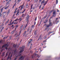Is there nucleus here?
<instances>
[{
    "mask_svg": "<svg viewBox=\"0 0 60 60\" xmlns=\"http://www.w3.org/2000/svg\"><path fill=\"white\" fill-rule=\"evenodd\" d=\"M53 15L52 17H50L51 18H52L53 17H55L56 15V11L55 10L53 11L52 13Z\"/></svg>",
    "mask_w": 60,
    "mask_h": 60,
    "instance_id": "obj_1",
    "label": "nucleus"
},
{
    "mask_svg": "<svg viewBox=\"0 0 60 60\" xmlns=\"http://www.w3.org/2000/svg\"><path fill=\"white\" fill-rule=\"evenodd\" d=\"M25 46L24 45H23L22 46H21L20 47L21 49H22L19 52V53H21V52H22L23 51H24V50L23 49L25 48Z\"/></svg>",
    "mask_w": 60,
    "mask_h": 60,
    "instance_id": "obj_2",
    "label": "nucleus"
},
{
    "mask_svg": "<svg viewBox=\"0 0 60 60\" xmlns=\"http://www.w3.org/2000/svg\"><path fill=\"white\" fill-rule=\"evenodd\" d=\"M45 0H42V1L41 2L42 4H44V6H45L46 4L47 3H48V1H45Z\"/></svg>",
    "mask_w": 60,
    "mask_h": 60,
    "instance_id": "obj_3",
    "label": "nucleus"
},
{
    "mask_svg": "<svg viewBox=\"0 0 60 60\" xmlns=\"http://www.w3.org/2000/svg\"><path fill=\"white\" fill-rule=\"evenodd\" d=\"M10 54H11V53H9V55L8 56L7 58V60H8V59H10V60H11V57H12V54H11L10 57Z\"/></svg>",
    "mask_w": 60,
    "mask_h": 60,
    "instance_id": "obj_4",
    "label": "nucleus"
},
{
    "mask_svg": "<svg viewBox=\"0 0 60 60\" xmlns=\"http://www.w3.org/2000/svg\"><path fill=\"white\" fill-rule=\"evenodd\" d=\"M25 56H24L23 57V56H22L19 58V60H23L24 59V58H25Z\"/></svg>",
    "mask_w": 60,
    "mask_h": 60,
    "instance_id": "obj_5",
    "label": "nucleus"
},
{
    "mask_svg": "<svg viewBox=\"0 0 60 60\" xmlns=\"http://www.w3.org/2000/svg\"><path fill=\"white\" fill-rule=\"evenodd\" d=\"M49 25H48L46 26V27H49L50 26H52L53 25V24H52V22H49Z\"/></svg>",
    "mask_w": 60,
    "mask_h": 60,
    "instance_id": "obj_6",
    "label": "nucleus"
},
{
    "mask_svg": "<svg viewBox=\"0 0 60 60\" xmlns=\"http://www.w3.org/2000/svg\"><path fill=\"white\" fill-rule=\"evenodd\" d=\"M7 46H8V44H5V45H3L2 47V48H3L4 47H6Z\"/></svg>",
    "mask_w": 60,
    "mask_h": 60,
    "instance_id": "obj_7",
    "label": "nucleus"
},
{
    "mask_svg": "<svg viewBox=\"0 0 60 60\" xmlns=\"http://www.w3.org/2000/svg\"><path fill=\"white\" fill-rule=\"evenodd\" d=\"M21 55V54H19V55H18L17 56H16V57L15 58L14 60H16V59H17V57H18V56H20Z\"/></svg>",
    "mask_w": 60,
    "mask_h": 60,
    "instance_id": "obj_8",
    "label": "nucleus"
},
{
    "mask_svg": "<svg viewBox=\"0 0 60 60\" xmlns=\"http://www.w3.org/2000/svg\"><path fill=\"white\" fill-rule=\"evenodd\" d=\"M24 4H23L22 5V6H21V9H20V10H22V9H23L24 8V6H23Z\"/></svg>",
    "mask_w": 60,
    "mask_h": 60,
    "instance_id": "obj_9",
    "label": "nucleus"
},
{
    "mask_svg": "<svg viewBox=\"0 0 60 60\" xmlns=\"http://www.w3.org/2000/svg\"><path fill=\"white\" fill-rule=\"evenodd\" d=\"M47 30V32H48V31H49V27H47L45 29V30Z\"/></svg>",
    "mask_w": 60,
    "mask_h": 60,
    "instance_id": "obj_10",
    "label": "nucleus"
},
{
    "mask_svg": "<svg viewBox=\"0 0 60 60\" xmlns=\"http://www.w3.org/2000/svg\"><path fill=\"white\" fill-rule=\"evenodd\" d=\"M48 21V19L47 18L46 19V20H45V22H44V23H47V21Z\"/></svg>",
    "mask_w": 60,
    "mask_h": 60,
    "instance_id": "obj_11",
    "label": "nucleus"
},
{
    "mask_svg": "<svg viewBox=\"0 0 60 60\" xmlns=\"http://www.w3.org/2000/svg\"><path fill=\"white\" fill-rule=\"evenodd\" d=\"M24 26V25H22V26L20 27L21 28L20 29V30L22 31V27L23 26Z\"/></svg>",
    "mask_w": 60,
    "mask_h": 60,
    "instance_id": "obj_12",
    "label": "nucleus"
},
{
    "mask_svg": "<svg viewBox=\"0 0 60 60\" xmlns=\"http://www.w3.org/2000/svg\"><path fill=\"white\" fill-rule=\"evenodd\" d=\"M10 10H8L7 13V15H8L9 13H10Z\"/></svg>",
    "mask_w": 60,
    "mask_h": 60,
    "instance_id": "obj_13",
    "label": "nucleus"
},
{
    "mask_svg": "<svg viewBox=\"0 0 60 60\" xmlns=\"http://www.w3.org/2000/svg\"><path fill=\"white\" fill-rule=\"evenodd\" d=\"M17 9H18V8H16L15 10V11L14 12V13L15 14L16 13V12H17L16 11L17 10Z\"/></svg>",
    "mask_w": 60,
    "mask_h": 60,
    "instance_id": "obj_14",
    "label": "nucleus"
},
{
    "mask_svg": "<svg viewBox=\"0 0 60 60\" xmlns=\"http://www.w3.org/2000/svg\"><path fill=\"white\" fill-rule=\"evenodd\" d=\"M52 33V32H49V33H48V34H47L48 35H49L50 34H51Z\"/></svg>",
    "mask_w": 60,
    "mask_h": 60,
    "instance_id": "obj_15",
    "label": "nucleus"
},
{
    "mask_svg": "<svg viewBox=\"0 0 60 60\" xmlns=\"http://www.w3.org/2000/svg\"><path fill=\"white\" fill-rule=\"evenodd\" d=\"M14 21H13L12 22V23H10V24H9L8 25V26H9L10 25H11L12 24H13V23H14Z\"/></svg>",
    "mask_w": 60,
    "mask_h": 60,
    "instance_id": "obj_16",
    "label": "nucleus"
},
{
    "mask_svg": "<svg viewBox=\"0 0 60 60\" xmlns=\"http://www.w3.org/2000/svg\"><path fill=\"white\" fill-rule=\"evenodd\" d=\"M9 19H8V21L6 22V23H5V25H6L7 23H8V22H9Z\"/></svg>",
    "mask_w": 60,
    "mask_h": 60,
    "instance_id": "obj_17",
    "label": "nucleus"
},
{
    "mask_svg": "<svg viewBox=\"0 0 60 60\" xmlns=\"http://www.w3.org/2000/svg\"><path fill=\"white\" fill-rule=\"evenodd\" d=\"M17 45H15V44H14L13 45V47L14 48H16L17 46Z\"/></svg>",
    "mask_w": 60,
    "mask_h": 60,
    "instance_id": "obj_18",
    "label": "nucleus"
},
{
    "mask_svg": "<svg viewBox=\"0 0 60 60\" xmlns=\"http://www.w3.org/2000/svg\"><path fill=\"white\" fill-rule=\"evenodd\" d=\"M14 33V30L13 31L11 32V34H13V33Z\"/></svg>",
    "mask_w": 60,
    "mask_h": 60,
    "instance_id": "obj_19",
    "label": "nucleus"
},
{
    "mask_svg": "<svg viewBox=\"0 0 60 60\" xmlns=\"http://www.w3.org/2000/svg\"><path fill=\"white\" fill-rule=\"evenodd\" d=\"M9 8V6L7 7L6 8H5V9L6 10V9H8V8Z\"/></svg>",
    "mask_w": 60,
    "mask_h": 60,
    "instance_id": "obj_20",
    "label": "nucleus"
},
{
    "mask_svg": "<svg viewBox=\"0 0 60 60\" xmlns=\"http://www.w3.org/2000/svg\"><path fill=\"white\" fill-rule=\"evenodd\" d=\"M34 55H35V54H34H34L32 56H31V57H32V58H34Z\"/></svg>",
    "mask_w": 60,
    "mask_h": 60,
    "instance_id": "obj_21",
    "label": "nucleus"
},
{
    "mask_svg": "<svg viewBox=\"0 0 60 60\" xmlns=\"http://www.w3.org/2000/svg\"><path fill=\"white\" fill-rule=\"evenodd\" d=\"M27 24L26 25V26H24V28H23V29H24V28H26V26H27Z\"/></svg>",
    "mask_w": 60,
    "mask_h": 60,
    "instance_id": "obj_22",
    "label": "nucleus"
},
{
    "mask_svg": "<svg viewBox=\"0 0 60 60\" xmlns=\"http://www.w3.org/2000/svg\"><path fill=\"white\" fill-rule=\"evenodd\" d=\"M15 4H14V6H15L16 5V3H17V2H16V0L15 1Z\"/></svg>",
    "mask_w": 60,
    "mask_h": 60,
    "instance_id": "obj_23",
    "label": "nucleus"
},
{
    "mask_svg": "<svg viewBox=\"0 0 60 60\" xmlns=\"http://www.w3.org/2000/svg\"><path fill=\"white\" fill-rule=\"evenodd\" d=\"M47 15H45V16L43 18V19H45V18H46V17H47Z\"/></svg>",
    "mask_w": 60,
    "mask_h": 60,
    "instance_id": "obj_24",
    "label": "nucleus"
},
{
    "mask_svg": "<svg viewBox=\"0 0 60 60\" xmlns=\"http://www.w3.org/2000/svg\"><path fill=\"white\" fill-rule=\"evenodd\" d=\"M53 12H54V11H53V10L50 11V13H52V12H53Z\"/></svg>",
    "mask_w": 60,
    "mask_h": 60,
    "instance_id": "obj_25",
    "label": "nucleus"
},
{
    "mask_svg": "<svg viewBox=\"0 0 60 60\" xmlns=\"http://www.w3.org/2000/svg\"><path fill=\"white\" fill-rule=\"evenodd\" d=\"M4 27H3L2 29H1V31H0V32H2V30H3V29H4Z\"/></svg>",
    "mask_w": 60,
    "mask_h": 60,
    "instance_id": "obj_26",
    "label": "nucleus"
},
{
    "mask_svg": "<svg viewBox=\"0 0 60 60\" xmlns=\"http://www.w3.org/2000/svg\"><path fill=\"white\" fill-rule=\"evenodd\" d=\"M26 31H25L24 32V33L23 34V35H25V34H26Z\"/></svg>",
    "mask_w": 60,
    "mask_h": 60,
    "instance_id": "obj_27",
    "label": "nucleus"
},
{
    "mask_svg": "<svg viewBox=\"0 0 60 60\" xmlns=\"http://www.w3.org/2000/svg\"><path fill=\"white\" fill-rule=\"evenodd\" d=\"M26 9H25L22 12V13H24L25 11H26Z\"/></svg>",
    "mask_w": 60,
    "mask_h": 60,
    "instance_id": "obj_28",
    "label": "nucleus"
},
{
    "mask_svg": "<svg viewBox=\"0 0 60 60\" xmlns=\"http://www.w3.org/2000/svg\"><path fill=\"white\" fill-rule=\"evenodd\" d=\"M8 46H7L5 47V49H6V50H7V48H8Z\"/></svg>",
    "mask_w": 60,
    "mask_h": 60,
    "instance_id": "obj_29",
    "label": "nucleus"
},
{
    "mask_svg": "<svg viewBox=\"0 0 60 60\" xmlns=\"http://www.w3.org/2000/svg\"><path fill=\"white\" fill-rule=\"evenodd\" d=\"M41 8V5H40L39 7V9H40Z\"/></svg>",
    "mask_w": 60,
    "mask_h": 60,
    "instance_id": "obj_30",
    "label": "nucleus"
},
{
    "mask_svg": "<svg viewBox=\"0 0 60 60\" xmlns=\"http://www.w3.org/2000/svg\"><path fill=\"white\" fill-rule=\"evenodd\" d=\"M22 31V30H20V31L19 33V35H20V34H21V32Z\"/></svg>",
    "mask_w": 60,
    "mask_h": 60,
    "instance_id": "obj_31",
    "label": "nucleus"
},
{
    "mask_svg": "<svg viewBox=\"0 0 60 60\" xmlns=\"http://www.w3.org/2000/svg\"><path fill=\"white\" fill-rule=\"evenodd\" d=\"M56 4H57V3H58V0H56Z\"/></svg>",
    "mask_w": 60,
    "mask_h": 60,
    "instance_id": "obj_32",
    "label": "nucleus"
},
{
    "mask_svg": "<svg viewBox=\"0 0 60 60\" xmlns=\"http://www.w3.org/2000/svg\"><path fill=\"white\" fill-rule=\"evenodd\" d=\"M4 52H3V54L2 55V56H4Z\"/></svg>",
    "mask_w": 60,
    "mask_h": 60,
    "instance_id": "obj_33",
    "label": "nucleus"
},
{
    "mask_svg": "<svg viewBox=\"0 0 60 60\" xmlns=\"http://www.w3.org/2000/svg\"><path fill=\"white\" fill-rule=\"evenodd\" d=\"M33 4H31V8H33Z\"/></svg>",
    "mask_w": 60,
    "mask_h": 60,
    "instance_id": "obj_34",
    "label": "nucleus"
},
{
    "mask_svg": "<svg viewBox=\"0 0 60 60\" xmlns=\"http://www.w3.org/2000/svg\"><path fill=\"white\" fill-rule=\"evenodd\" d=\"M0 17H2V15L1 14V13H0Z\"/></svg>",
    "mask_w": 60,
    "mask_h": 60,
    "instance_id": "obj_35",
    "label": "nucleus"
},
{
    "mask_svg": "<svg viewBox=\"0 0 60 60\" xmlns=\"http://www.w3.org/2000/svg\"><path fill=\"white\" fill-rule=\"evenodd\" d=\"M20 0H18V1H17V3H19V1H20Z\"/></svg>",
    "mask_w": 60,
    "mask_h": 60,
    "instance_id": "obj_36",
    "label": "nucleus"
},
{
    "mask_svg": "<svg viewBox=\"0 0 60 60\" xmlns=\"http://www.w3.org/2000/svg\"><path fill=\"white\" fill-rule=\"evenodd\" d=\"M9 1L7 3H6V4L7 5L8 4H9Z\"/></svg>",
    "mask_w": 60,
    "mask_h": 60,
    "instance_id": "obj_37",
    "label": "nucleus"
},
{
    "mask_svg": "<svg viewBox=\"0 0 60 60\" xmlns=\"http://www.w3.org/2000/svg\"><path fill=\"white\" fill-rule=\"evenodd\" d=\"M18 26H19V25H17L15 27L16 28H17L18 27Z\"/></svg>",
    "mask_w": 60,
    "mask_h": 60,
    "instance_id": "obj_38",
    "label": "nucleus"
},
{
    "mask_svg": "<svg viewBox=\"0 0 60 60\" xmlns=\"http://www.w3.org/2000/svg\"><path fill=\"white\" fill-rule=\"evenodd\" d=\"M18 19H16L14 21H17Z\"/></svg>",
    "mask_w": 60,
    "mask_h": 60,
    "instance_id": "obj_39",
    "label": "nucleus"
},
{
    "mask_svg": "<svg viewBox=\"0 0 60 60\" xmlns=\"http://www.w3.org/2000/svg\"><path fill=\"white\" fill-rule=\"evenodd\" d=\"M5 21H6V19H4V20L3 21L4 22H5Z\"/></svg>",
    "mask_w": 60,
    "mask_h": 60,
    "instance_id": "obj_40",
    "label": "nucleus"
},
{
    "mask_svg": "<svg viewBox=\"0 0 60 60\" xmlns=\"http://www.w3.org/2000/svg\"><path fill=\"white\" fill-rule=\"evenodd\" d=\"M16 49H15V50H14V53H15V52H16Z\"/></svg>",
    "mask_w": 60,
    "mask_h": 60,
    "instance_id": "obj_41",
    "label": "nucleus"
},
{
    "mask_svg": "<svg viewBox=\"0 0 60 60\" xmlns=\"http://www.w3.org/2000/svg\"><path fill=\"white\" fill-rule=\"evenodd\" d=\"M37 19V17H36V18H35V21H36V20Z\"/></svg>",
    "mask_w": 60,
    "mask_h": 60,
    "instance_id": "obj_42",
    "label": "nucleus"
},
{
    "mask_svg": "<svg viewBox=\"0 0 60 60\" xmlns=\"http://www.w3.org/2000/svg\"><path fill=\"white\" fill-rule=\"evenodd\" d=\"M28 4L27 3L26 4V7H27V6H28Z\"/></svg>",
    "mask_w": 60,
    "mask_h": 60,
    "instance_id": "obj_43",
    "label": "nucleus"
},
{
    "mask_svg": "<svg viewBox=\"0 0 60 60\" xmlns=\"http://www.w3.org/2000/svg\"><path fill=\"white\" fill-rule=\"evenodd\" d=\"M49 23H50V22H51V20H50V19H49Z\"/></svg>",
    "mask_w": 60,
    "mask_h": 60,
    "instance_id": "obj_44",
    "label": "nucleus"
},
{
    "mask_svg": "<svg viewBox=\"0 0 60 60\" xmlns=\"http://www.w3.org/2000/svg\"><path fill=\"white\" fill-rule=\"evenodd\" d=\"M2 40H1L0 41V43H1L2 42Z\"/></svg>",
    "mask_w": 60,
    "mask_h": 60,
    "instance_id": "obj_45",
    "label": "nucleus"
},
{
    "mask_svg": "<svg viewBox=\"0 0 60 60\" xmlns=\"http://www.w3.org/2000/svg\"><path fill=\"white\" fill-rule=\"evenodd\" d=\"M7 37H8V36L7 37H6L5 38V37H4V38L3 39H4L5 38L6 39V38H7Z\"/></svg>",
    "mask_w": 60,
    "mask_h": 60,
    "instance_id": "obj_46",
    "label": "nucleus"
},
{
    "mask_svg": "<svg viewBox=\"0 0 60 60\" xmlns=\"http://www.w3.org/2000/svg\"><path fill=\"white\" fill-rule=\"evenodd\" d=\"M11 37H12V36H10L9 37V39H11Z\"/></svg>",
    "mask_w": 60,
    "mask_h": 60,
    "instance_id": "obj_47",
    "label": "nucleus"
},
{
    "mask_svg": "<svg viewBox=\"0 0 60 60\" xmlns=\"http://www.w3.org/2000/svg\"><path fill=\"white\" fill-rule=\"evenodd\" d=\"M29 15H28V16L27 17V18L28 17V19H29Z\"/></svg>",
    "mask_w": 60,
    "mask_h": 60,
    "instance_id": "obj_48",
    "label": "nucleus"
},
{
    "mask_svg": "<svg viewBox=\"0 0 60 60\" xmlns=\"http://www.w3.org/2000/svg\"><path fill=\"white\" fill-rule=\"evenodd\" d=\"M19 11L16 14V15H17L18 14V13H19Z\"/></svg>",
    "mask_w": 60,
    "mask_h": 60,
    "instance_id": "obj_49",
    "label": "nucleus"
},
{
    "mask_svg": "<svg viewBox=\"0 0 60 60\" xmlns=\"http://www.w3.org/2000/svg\"><path fill=\"white\" fill-rule=\"evenodd\" d=\"M44 7H43L41 9V10H43V9H44Z\"/></svg>",
    "mask_w": 60,
    "mask_h": 60,
    "instance_id": "obj_50",
    "label": "nucleus"
},
{
    "mask_svg": "<svg viewBox=\"0 0 60 60\" xmlns=\"http://www.w3.org/2000/svg\"><path fill=\"white\" fill-rule=\"evenodd\" d=\"M46 42V40H44V41H43V42L44 43V42Z\"/></svg>",
    "mask_w": 60,
    "mask_h": 60,
    "instance_id": "obj_51",
    "label": "nucleus"
},
{
    "mask_svg": "<svg viewBox=\"0 0 60 60\" xmlns=\"http://www.w3.org/2000/svg\"><path fill=\"white\" fill-rule=\"evenodd\" d=\"M5 16L4 15H3V18H4V17H5V16Z\"/></svg>",
    "mask_w": 60,
    "mask_h": 60,
    "instance_id": "obj_52",
    "label": "nucleus"
},
{
    "mask_svg": "<svg viewBox=\"0 0 60 60\" xmlns=\"http://www.w3.org/2000/svg\"><path fill=\"white\" fill-rule=\"evenodd\" d=\"M59 21L58 20L57 21V23H59Z\"/></svg>",
    "mask_w": 60,
    "mask_h": 60,
    "instance_id": "obj_53",
    "label": "nucleus"
},
{
    "mask_svg": "<svg viewBox=\"0 0 60 60\" xmlns=\"http://www.w3.org/2000/svg\"><path fill=\"white\" fill-rule=\"evenodd\" d=\"M58 19V18H56V20H57V19Z\"/></svg>",
    "mask_w": 60,
    "mask_h": 60,
    "instance_id": "obj_54",
    "label": "nucleus"
},
{
    "mask_svg": "<svg viewBox=\"0 0 60 60\" xmlns=\"http://www.w3.org/2000/svg\"><path fill=\"white\" fill-rule=\"evenodd\" d=\"M32 27H34V25H32Z\"/></svg>",
    "mask_w": 60,
    "mask_h": 60,
    "instance_id": "obj_55",
    "label": "nucleus"
},
{
    "mask_svg": "<svg viewBox=\"0 0 60 60\" xmlns=\"http://www.w3.org/2000/svg\"><path fill=\"white\" fill-rule=\"evenodd\" d=\"M11 22H12V20H11V21L10 22V24L11 23Z\"/></svg>",
    "mask_w": 60,
    "mask_h": 60,
    "instance_id": "obj_56",
    "label": "nucleus"
},
{
    "mask_svg": "<svg viewBox=\"0 0 60 60\" xmlns=\"http://www.w3.org/2000/svg\"><path fill=\"white\" fill-rule=\"evenodd\" d=\"M38 54H35V56H38Z\"/></svg>",
    "mask_w": 60,
    "mask_h": 60,
    "instance_id": "obj_57",
    "label": "nucleus"
},
{
    "mask_svg": "<svg viewBox=\"0 0 60 60\" xmlns=\"http://www.w3.org/2000/svg\"><path fill=\"white\" fill-rule=\"evenodd\" d=\"M24 14H23L22 15V17H23V16H24Z\"/></svg>",
    "mask_w": 60,
    "mask_h": 60,
    "instance_id": "obj_58",
    "label": "nucleus"
},
{
    "mask_svg": "<svg viewBox=\"0 0 60 60\" xmlns=\"http://www.w3.org/2000/svg\"><path fill=\"white\" fill-rule=\"evenodd\" d=\"M41 36H42V35H41L40 36V38H41Z\"/></svg>",
    "mask_w": 60,
    "mask_h": 60,
    "instance_id": "obj_59",
    "label": "nucleus"
},
{
    "mask_svg": "<svg viewBox=\"0 0 60 60\" xmlns=\"http://www.w3.org/2000/svg\"><path fill=\"white\" fill-rule=\"evenodd\" d=\"M31 41H30L29 42V43L30 44L31 42Z\"/></svg>",
    "mask_w": 60,
    "mask_h": 60,
    "instance_id": "obj_60",
    "label": "nucleus"
},
{
    "mask_svg": "<svg viewBox=\"0 0 60 60\" xmlns=\"http://www.w3.org/2000/svg\"><path fill=\"white\" fill-rule=\"evenodd\" d=\"M20 21H21V20H22V18H21V19H20Z\"/></svg>",
    "mask_w": 60,
    "mask_h": 60,
    "instance_id": "obj_61",
    "label": "nucleus"
},
{
    "mask_svg": "<svg viewBox=\"0 0 60 60\" xmlns=\"http://www.w3.org/2000/svg\"><path fill=\"white\" fill-rule=\"evenodd\" d=\"M34 25H35V23H36V22H34Z\"/></svg>",
    "mask_w": 60,
    "mask_h": 60,
    "instance_id": "obj_62",
    "label": "nucleus"
},
{
    "mask_svg": "<svg viewBox=\"0 0 60 60\" xmlns=\"http://www.w3.org/2000/svg\"><path fill=\"white\" fill-rule=\"evenodd\" d=\"M33 12V10H31L30 11V12Z\"/></svg>",
    "mask_w": 60,
    "mask_h": 60,
    "instance_id": "obj_63",
    "label": "nucleus"
},
{
    "mask_svg": "<svg viewBox=\"0 0 60 60\" xmlns=\"http://www.w3.org/2000/svg\"><path fill=\"white\" fill-rule=\"evenodd\" d=\"M1 10H2L3 11V8H2L1 9Z\"/></svg>",
    "mask_w": 60,
    "mask_h": 60,
    "instance_id": "obj_64",
    "label": "nucleus"
}]
</instances>
